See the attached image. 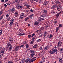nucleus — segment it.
<instances>
[{
    "instance_id": "aec40b11",
    "label": "nucleus",
    "mask_w": 63,
    "mask_h": 63,
    "mask_svg": "<svg viewBox=\"0 0 63 63\" xmlns=\"http://www.w3.org/2000/svg\"><path fill=\"white\" fill-rule=\"evenodd\" d=\"M19 7H20V5L19 4H17L16 5L17 9H19Z\"/></svg>"
},
{
    "instance_id": "20e7f679",
    "label": "nucleus",
    "mask_w": 63,
    "mask_h": 63,
    "mask_svg": "<svg viewBox=\"0 0 63 63\" xmlns=\"http://www.w3.org/2000/svg\"><path fill=\"white\" fill-rule=\"evenodd\" d=\"M24 16V13H22L21 14L20 16V18L21 19H22Z\"/></svg>"
},
{
    "instance_id": "a18cd8bd",
    "label": "nucleus",
    "mask_w": 63,
    "mask_h": 63,
    "mask_svg": "<svg viewBox=\"0 0 63 63\" xmlns=\"http://www.w3.org/2000/svg\"><path fill=\"white\" fill-rule=\"evenodd\" d=\"M29 19V17H27L25 18V21H26V20H27L28 19Z\"/></svg>"
},
{
    "instance_id": "f704fd0d",
    "label": "nucleus",
    "mask_w": 63,
    "mask_h": 63,
    "mask_svg": "<svg viewBox=\"0 0 63 63\" xmlns=\"http://www.w3.org/2000/svg\"><path fill=\"white\" fill-rule=\"evenodd\" d=\"M4 16L3 15H2L1 17H0V20H1V19H3V17Z\"/></svg>"
},
{
    "instance_id": "72a5a7b5",
    "label": "nucleus",
    "mask_w": 63,
    "mask_h": 63,
    "mask_svg": "<svg viewBox=\"0 0 63 63\" xmlns=\"http://www.w3.org/2000/svg\"><path fill=\"white\" fill-rule=\"evenodd\" d=\"M10 23L9 25H10V26H12V25L13 24V23L12 22H10Z\"/></svg>"
},
{
    "instance_id": "58836bf2",
    "label": "nucleus",
    "mask_w": 63,
    "mask_h": 63,
    "mask_svg": "<svg viewBox=\"0 0 63 63\" xmlns=\"http://www.w3.org/2000/svg\"><path fill=\"white\" fill-rule=\"evenodd\" d=\"M55 3L56 4H59L60 3V2L59 1H56L55 2Z\"/></svg>"
},
{
    "instance_id": "7c9ffc66",
    "label": "nucleus",
    "mask_w": 63,
    "mask_h": 63,
    "mask_svg": "<svg viewBox=\"0 0 63 63\" xmlns=\"http://www.w3.org/2000/svg\"><path fill=\"white\" fill-rule=\"evenodd\" d=\"M34 42V40H32L31 41L30 43V44L31 45H32Z\"/></svg>"
},
{
    "instance_id": "9b49d317",
    "label": "nucleus",
    "mask_w": 63,
    "mask_h": 63,
    "mask_svg": "<svg viewBox=\"0 0 63 63\" xmlns=\"http://www.w3.org/2000/svg\"><path fill=\"white\" fill-rule=\"evenodd\" d=\"M34 56L35 53H32L30 55V57H31V58H32V57H33V56Z\"/></svg>"
},
{
    "instance_id": "9d476101",
    "label": "nucleus",
    "mask_w": 63,
    "mask_h": 63,
    "mask_svg": "<svg viewBox=\"0 0 63 63\" xmlns=\"http://www.w3.org/2000/svg\"><path fill=\"white\" fill-rule=\"evenodd\" d=\"M44 20V19L41 18V17H39L38 18V21H40L41 20Z\"/></svg>"
},
{
    "instance_id": "a211bd4d",
    "label": "nucleus",
    "mask_w": 63,
    "mask_h": 63,
    "mask_svg": "<svg viewBox=\"0 0 63 63\" xmlns=\"http://www.w3.org/2000/svg\"><path fill=\"white\" fill-rule=\"evenodd\" d=\"M47 32L46 31H45L44 32V34L43 35V36L44 37H46V36L47 35Z\"/></svg>"
},
{
    "instance_id": "4d7b16f0",
    "label": "nucleus",
    "mask_w": 63,
    "mask_h": 63,
    "mask_svg": "<svg viewBox=\"0 0 63 63\" xmlns=\"http://www.w3.org/2000/svg\"><path fill=\"white\" fill-rule=\"evenodd\" d=\"M25 63V62L24 61H21L20 63Z\"/></svg>"
},
{
    "instance_id": "37998d69",
    "label": "nucleus",
    "mask_w": 63,
    "mask_h": 63,
    "mask_svg": "<svg viewBox=\"0 0 63 63\" xmlns=\"http://www.w3.org/2000/svg\"><path fill=\"white\" fill-rule=\"evenodd\" d=\"M24 46V45L23 44L21 45L20 47H23Z\"/></svg>"
},
{
    "instance_id": "de8ad7c7",
    "label": "nucleus",
    "mask_w": 63,
    "mask_h": 63,
    "mask_svg": "<svg viewBox=\"0 0 63 63\" xmlns=\"http://www.w3.org/2000/svg\"><path fill=\"white\" fill-rule=\"evenodd\" d=\"M43 29H44V27H42L40 28L41 31H42V30H43Z\"/></svg>"
},
{
    "instance_id": "473e14b6",
    "label": "nucleus",
    "mask_w": 63,
    "mask_h": 63,
    "mask_svg": "<svg viewBox=\"0 0 63 63\" xmlns=\"http://www.w3.org/2000/svg\"><path fill=\"white\" fill-rule=\"evenodd\" d=\"M30 1L31 3H34V1L33 0H30Z\"/></svg>"
},
{
    "instance_id": "c03bdc74",
    "label": "nucleus",
    "mask_w": 63,
    "mask_h": 63,
    "mask_svg": "<svg viewBox=\"0 0 63 63\" xmlns=\"http://www.w3.org/2000/svg\"><path fill=\"white\" fill-rule=\"evenodd\" d=\"M13 62L11 61H8V62L7 63H13Z\"/></svg>"
},
{
    "instance_id": "ddd939ff",
    "label": "nucleus",
    "mask_w": 63,
    "mask_h": 63,
    "mask_svg": "<svg viewBox=\"0 0 63 63\" xmlns=\"http://www.w3.org/2000/svg\"><path fill=\"white\" fill-rule=\"evenodd\" d=\"M60 53H62L63 52V47H62V48L60 49Z\"/></svg>"
},
{
    "instance_id": "774afa93",
    "label": "nucleus",
    "mask_w": 63,
    "mask_h": 63,
    "mask_svg": "<svg viewBox=\"0 0 63 63\" xmlns=\"http://www.w3.org/2000/svg\"><path fill=\"white\" fill-rule=\"evenodd\" d=\"M40 50H42V49H43V48H42V47H41L40 48Z\"/></svg>"
},
{
    "instance_id": "2f4dec72",
    "label": "nucleus",
    "mask_w": 63,
    "mask_h": 63,
    "mask_svg": "<svg viewBox=\"0 0 63 63\" xmlns=\"http://www.w3.org/2000/svg\"><path fill=\"white\" fill-rule=\"evenodd\" d=\"M10 22H12L13 23V22H14V19L12 18L10 21Z\"/></svg>"
},
{
    "instance_id": "864d4df0",
    "label": "nucleus",
    "mask_w": 63,
    "mask_h": 63,
    "mask_svg": "<svg viewBox=\"0 0 63 63\" xmlns=\"http://www.w3.org/2000/svg\"><path fill=\"white\" fill-rule=\"evenodd\" d=\"M62 25L61 24H60L59 26V27H62Z\"/></svg>"
},
{
    "instance_id": "a19ab883",
    "label": "nucleus",
    "mask_w": 63,
    "mask_h": 63,
    "mask_svg": "<svg viewBox=\"0 0 63 63\" xmlns=\"http://www.w3.org/2000/svg\"><path fill=\"white\" fill-rule=\"evenodd\" d=\"M9 40L10 41H13V39H12V38H9Z\"/></svg>"
},
{
    "instance_id": "c9c22d12",
    "label": "nucleus",
    "mask_w": 63,
    "mask_h": 63,
    "mask_svg": "<svg viewBox=\"0 0 63 63\" xmlns=\"http://www.w3.org/2000/svg\"><path fill=\"white\" fill-rule=\"evenodd\" d=\"M28 37L29 38H31L32 37V36L31 35L29 34L28 35Z\"/></svg>"
},
{
    "instance_id": "4c0bfd02",
    "label": "nucleus",
    "mask_w": 63,
    "mask_h": 63,
    "mask_svg": "<svg viewBox=\"0 0 63 63\" xmlns=\"http://www.w3.org/2000/svg\"><path fill=\"white\" fill-rule=\"evenodd\" d=\"M26 48H28L29 47V45L28 44H26Z\"/></svg>"
},
{
    "instance_id": "f257e3e1",
    "label": "nucleus",
    "mask_w": 63,
    "mask_h": 63,
    "mask_svg": "<svg viewBox=\"0 0 63 63\" xmlns=\"http://www.w3.org/2000/svg\"><path fill=\"white\" fill-rule=\"evenodd\" d=\"M57 51V48L56 47H55V49L54 48L53 49L52 51L50 50L49 52L50 54H53L55 52H56Z\"/></svg>"
},
{
    "instance_id": "bf43d9fd",
    "label": "nucleus",
    "mask_w": 63,
    "mask_h": 63,
    "mask_svg": "<svg viewBox=\"0 0 63 63\" xmlns=\"http://www.w3.org/2000/svg\"><path fill=\"white\" fill-rule=\"evenodd\" d=\"M6 17H8L9 16V14H7L6 16Z\"/></svg>"
},
{
    "instance_id": "f03ea898",
    "label": "nucleus",
    "mask_w": 63,
    "mask_h": 63,
    "mask_svg": "<svg viewBox=\"0 0 63 63\" xmlns=\"http://www.w3.org/2000/svg\"><path fill=\"white\" fill-rule=\"evenodd\" d=\"M44 53H45V51H42L41 53H40L39 56H40V57H42V56L44 55Z\"/></svg>"
},
{
    "instance_id": "338daca9",
    "label": "nucleus",
    "mask_w": 63,
    "mask_h": 63,
    "mask_svg": "<svg viewBox=\"0 0 63 63\" xmlns=\"http://www.w3.org/2000/svg\"><path fill=\"white\" fill-rule=\"evenodd\" d=\"M30 11L32 13H33V10H32V9Z\"/></svg>"
},
{
    "instance_id": "603ef678",
    "label": "nucleus",
    "mask_w": 63,
    "mask_h": 63,
    "mask_svg": "<svg viewBox=\"0 0 63 63\" xmlns=\"http://www.w3.org/2000/svg\"><path fill=\"white\" fill-rule=\"evenodd\" d=\"M35 35V33H33L32 35V37H33Z\"/></svg>"
},
{
    "instance_id": "3c124183",
    "label": "nucleus",
    "mask_w": 63,
    "mask_h": 63,
    "mask_svg": "<svg viewBox=\"0 0 63 63\" xmlns=\"http://www.w3.org/2000/svg\"><path fill=\"white\" fill-rule=\"evenodd\" d=\"M59 61L61 63L62 62V59H59Z\"/></svg>"
},
{
    "instance_id": "e2e57ef3",
    "label": "nucleus",
    "mask_w": 63,
    "mask_h": 63,
    "mask_svg": "<svg viewBox=\"0 0 63 63\" xmlns=\"http://www.w3.org/2000/svg\"><path fill=\"white\" fill-rule=\"evenodd\" d=\"M20 9H22V6H20Z\"/></svg>"
},
{
    "instance_id": "6e6552de",
    "label": "nucleus",
    "mask_w": 63,
    "mask_h": 63,
    "mask_svg": "<svg viewBox=\"0 0 63 63\" xmlns=\"http://www.w3.org/2000/svg\"><path fill=\"white\" fill-rule=\"evenodd\" d=\"M40 16L42 17H46V16H47V15L46 14L40 15Z\"/></svg>"
},
{
    "instance_id": "13d9d810",
    "label": "nucleus",
    "mask_w": 63,
    "mask_h": 63,
    "mask_svg": "<svg viewBox=\"0 0 63 63\" xmlns=\"http://www.w3.org/2000/svg\"><path fill=\"white\" fill-rule=\"evenodd\" d=\"M54 6H52L51 7V9H54Z\"/></svg>"
},
{
    "instance_id": "a878e982",
    "label": "nucleus",
    "mask_w": 63,
    "mask_h": 63,
    "mask_svg": "<svg viewBox=\"0 0 63 63\" xmlns=\"http://www.w3.org/2000/svg\"><path fill=\"white\" fill-rule=\"evenodd\" d=\"M6 3L8 5H10V4H11V3H10V2H8V1H7V2H6Z\"/></svg>"
},
{
    "instance_id": "6e6d98bb",
    "label": "nucleus",
    "mask_w": 63,
    "mask_h": 63,
    "mask_svg": "<svg viewBox=\"0 0 63 63\" xmlns=\"http://www.w3.org/2000/svg\"><path fill=\"white\" fill-rule=\"evenodd\" d=\"M54 23L55 24H56V23H57V21L56 20H55L54 21Z\"/></svg>"
},
{
    "instance_id": "0eeeda50",
    "label": "nucleus",
    "mask_w": 63,
    "mask_h": 63,
    "mask_svg": "<svg viewBox=\"0 0 63 63\" xmlns=\"http://www.w3.org/2000/svg\"><path fill=\"white\" fill-rule=\"evenodd\" d=\"M49 48V46H47L45 47L44 49L45 50H46L48 49Z\"/></svg>"
},
{
    "instance_id": "09e8293b",
    "label": "nucleus",
    "mask_w": 63,
    "mask_h": 63,
    "mask_svg": "<svg viewBox=\"0 0 63 63\" xmlns=\"http://www.w3.org/2000/svg\"><path fill=\"white\" fill-rule=\"evenodd\" d=\"M18 13L16 11L15 13V16H17V15Z\"/></svg>"
},
{
    "instance_id": "f8f14e48",
    "label": "nucleus",
    "mask_w": 63,
    "mask_h": 63,
    "mask_svg": "<svg viewBox=\"0 0 63 63\" xmlns=\"http://www.w3.org/2000/svg\"><path fill=\"white\" fill-rule=\"evenodd\" d=\"M61 13V12H60L58 13L57 14H56V17H58V16H59V15Z\"/></svg>"
},
{
    "instance_id": "dca6fc26",
    "label": "nucleus",
    "mask_w": 63,
    "mask_h": 63,
    "mask_svg": "<svg viewBox=\"0 0 63 63\" xmlns=\"http://www.w3.org/2000/svg\"><path fill=\"white\" fill-rule=\"evenodd\" d=\"M48 1H47L45 2L43 4V6H45V5H47L48 3Z\"/></svg>"
},
{
    "instance_id": "4468645a",
    "label": "nucleus",
    "mask_w": 63,
    "mask_h": 63,
    "mask_svg": "<svg viewBox=\"0 0 63 63\" xmlns=\"http://www.w3.org/2000/svg\"><path fill=\"white\" fill-rule=\"evenodd\" d=\"M34 16L33 14H32L29 16V17L31 19H33V16Z\"/></svg>"
},
{
    "instance_id": "c85d7f7f",
    "label": "nucleus",
    "mask_w": 63,
    "mask_h": 63,
    "mask_svg": "<svg viewBox=\"0 0 63 63\" xmlns=\"http://www.w3.org/2000/svg\"><path fill=\"white\" fill-rule=\"evenodd\" d=\"M51 13L52 15H54V13H55V12L53 10H52L51 11Z\"/></svg>"
},
{
    "instance_id": "ea45409f",
    "label": "nucleus",
    "mask_w": 63,
    "mask_h": 63,
    "mask_svg": "<svg viewBox=\"0 0 63 63\" xmlns=\"http://www.w3.org/2000/svg\"><path fill=\"white\" fill-rule=\"evenodd\" d=\"M25 6L26 7H27V8H29L30 7V6H29V5H28V4H27V5H26Z\"/></svg>"
},
{
    "instance_id": "1a4fd4ad",
    "label": "nucleus",
    "mask_w": 63,
    "mask_h": 63,
    "mask_svg": "<svg viewBox=\"0 0 63 63\" xmlns=\"http://www.w3.org/2000/svg\"><path fill=\"white\" fill-rule=\"evenodd\" d=\"M19 47H19V46H17L15 48L16 51H17V50H18V49H19Z\"/></svg>"
},
{
    "instance_id": "cd10ccee",
    "label": "nucleus",
    "mask_w": 63,
    "mask_h": 63,
    "mask_svg": "<svg viewBox=\"0 0 63 63\" xmlns=\"http://www.w3.org/2000/svg\"><path fill=\"white\" fill-rule=\"evenodd\" d=\"M37 44H36L34 45V46L33 47V48H37Z\"/></svg>"
},
{
    "instance_id": "680f3d73",
    "label": "nucleus",
    "mask_w": 63,
    "mask_h": 63,
    "mask_svg": "<svg viewBox=\"0 0 63 63\" xmlns=\"http://www.w3.org/2000/svg\"><path fill=\"white\" fill-rule=\"evenodd\" d=\"M4 6L5 7H7V5H6V4H4Z\"/></svg>"
},
{
    "instance_id": "7ed1b4c3",
    "label": "nucleus",
    "mask_w": 63,
    "mask_h": 63,
    "mask_svg": "<svg viewBox=\"0 0 63 63\" xmlns=\"http://www.w3.org/2000/svg\"><path fill=\"white\" fill-rule=\"evenodd\" d=\"M61 44H62V42L61 41H59L57 44V47H60L61 46Z\"/></svg>"
},
{
    "instance_id": "4be33fe9",
    "label": "nucleus",
    "mask_w": 63,
    "mask_h": 63,
    "mask_svg": "<svg viewBox=\"0 0 63 63\" xmlns=\"http://www.w3.org/2000/svg\"><path fill=\"white\" fill-rule=\"evenodd\" d=\"M62 10V8L61 7L57 8V10L58 11H61V10Z\"/></svg>"
},
{
    "instance_id": "e433bc0d",
    "label": "nucleus",
    "mask_w": 63,
    "mask_h": 63,
    "mask_svg": "<svg viewBox=\"0 0 63 63\" xmlns=\"http://www.w3.org/2000/svg\"><path fill=\"white\" fill-rule=\"evenodd\" d=\"M32 59V60H33V61H34L36 59V57H34Z\"/></svg>"
},
{
    "instance_id": "6ab92c4d",
    "label": "nucleus",
    "mask_w": 63,
    "mask_h": 63,
    "mask_svg": "<svg viewBox=\"0 0 63 63\" xmlns=\"http://www.w3.org/2000/svg\"><path fill=\"white\" fill-rule=\"evenodd\" d=\"M9 46H11V44H10V43H8L7 46H6V47H9Z\"/></svg>"
},
{
    "instance_id": "b1692460",
    "label": "nucleus",
    "mask_w": 63,
    "mask_h": 63,
    "mask_svg": "<svg viewBox=\"0 0 63 63\" xmlns=\"http://www.w3.org/2000/svg\"><path fill=\"white\" fill-rule=\"evenodd\" d=\"M43 13H44V14H47V11L46 10H43Z\"/></svg>"
},
{
    "instance_id": "bb28decb",
    "label": "nucleus",
    "mask_w": 63,
    "mask_h": 63,
    "mask_svg": "<svg viewBox=\"0 0 63 63\" xmlns=\"http://www.w3.org/2000/svg\"><path fill=\"white\" fill-rule=\"evenodd\" d=\"M33 59H31V60H30L29 61V63H31V62H33Z\"/></svg>"
},
{
    "instance_id": "2eb2a0df",
    "label": "nucleus",
    "mask_w": 63,
    "mask_h": 63,
    "mask_svg": "<svg viewBox=\"0 0 63 63\" xmlns=\"http://www.w3.org/2000/svg\"><path fill=\"white\" fill-rule=\"evenodd\" d=\"M19 0H16L14 1V3H18L19 2Z\"/></svg>"
},
{
    "instance_id": "052dcab7",
    "label": "nucleus",
    "mask_w": 63,
    "mask_h": 63,
    "mask_svg": "<svg viewBox=\"0 0 63 63\" xmlns=\"http://www.w3.org/2000/svg\"><path fill=\"white\" fill-rule=\"evenodd\" d=\"M26 41H24L23 42V44H26Z\"/></svg>"
},
{
    "instance_id": "423d86ee",
    "label": "nucleus",
    "mask_w": 63,
    "mask_h": 63,
    "mask_svg": "<svg viewBox=\"0 0 63 63\" xmlns=\"http://www.w3.org/2000/svg\"><path fill=\"white\" fill-rule=\"evenodd\" d=\"M4 50H5V49L4 48H3L2 49V50H1V53L0 54V55H1H1H2L4 53Z\"/></svg>"
},
{
    "instance_id": "5fc2aeb1",
    "label": "nucleus",
    "mask_w": 63,
    "mask_h": 63,
    "mask_svg": "<svg viewBox=\"0 0 63 63\" xmlns=\"http://www.w3.org/2000/svg\"><path fill=\"white\" fill-rule=\"evenodd\" d=\"M40 41H41V39H38L37 40V42H40Z\"/></svg>"
},
{
    "instance_id": "8fccbe9b",
    "label": "nucleus",
    "mask_w": 63,
    "mask_h": 63,
    "mask_svg": "<svg viewBox=\"0 0 63 63\" xmlns=\"http://www.w3.org/2000/svg\"><path fill=\"white\" fill-rule=\"evenodd\" d=\"M42 60H43V62H45V61H45V58L44 57L42 58Z\"/></svg>"
},
{
    "instance_id": "f3484780",
    "label": "nucleus",
    "mask_w": 63,
    "mask_h": 63,
    "mask_svg": "<svg viewBox=\"0 0 63 63\" xmlns=\"http://www.w3.org/2000/svg\"><path fill=\"white\" fill-rule=\"evenodd\" d=\"M12 48H13V47H9L8 48V50H9V51H11L12 49Z\"/></svg>"
},
{
    "instance_id": "0e129e2a",
    "label": "nucleus",
    "mask_w": 63,
    "mask_h": 63,
    "mask_svg": "<svg viewBox=\"0 0 63 63\" xmlns=\"http://www.w3.org/2000/svg\"><path fill=\"white\" fill-rule=\"evenodd\" d=\"M7 20H8V21H9V20H10V18H7Z\"/></svg>"
},
{
    "instance_id": "412c9836",
    "label": "nucleus",
    "mask_w": 63,
    "mask_h": 63,
    "mask_svg": "<svg viewBox=\"0 0 63 63\" xmlns=\"http://www.w3.org/2000/svg\"><path fill=\"white\" fill-rule=\"evenodd\" d=\"M30 52L31 53H35V51L33 50H31L30 51Z\"/></svg>"
},
{
    "instance_id": "69168bd1",
    "label": "nucleus",
    "mask_w": 63,
    "mask_h": 63,
    "mask_svg": "<svg viewBox=\"0 0 63 63\" xmlns=\"http://www.w3.org/2000/svg\"><path fill=\"white\" fill-rule=\"evenodd\" d=\"M19 31L20 32H21L22 31L21 29H20L19 30Z\"/></svg>"
},
{
    "instance_id": "79ce46f5",
    "label": "nucleus",
    "mask_w": 63,
    "mask_h": 63,
    "mask_svg": "<svg viewBox=\"0 0 63 63\" xmlns=\"http://www.w3.org/2000/svg\"><path fill=\"white\" fill-rule=\"evenodd\" d=\"M52 37H53V35L51 34H50V36H49V38H50V39H51L52 38Z\"/></svg>"
},
{
    "instance_id": "39448f33",
    "label": "nucleus",
    "mask_w": 63,
    "mask_h": 63,
    "mask_svg": "<svg viewBox=\"0 0 63 63\" xmlns=\"http://www.w3.org/2000/svg\"><path fill=\"white\" fill-rule=\"evenodd\" d=\"M15 7H12V10H11V12L12 13H14L15 11Z\"/></svg>"
},
{
    "instance_id": "c756f323",
    "label": "nucleus",
    "mask_w": 63,
    "mask_h": 63,
    "mask_svg": "<svg viewBox=\"0 0 63 63\" xmlns=\"http://www.w3.org/2000/svg\"><path fill=\"white\" fill-rule=\"evenodd\" d=\"M59 27H57L56 29V32H57L58 31V30H59Z\"/></svg>"
},
{
    "instance_id": "393cba45",
    "label": "nucleus",
    "mask_w": 63,
    "mask_h": 63,
    "mask_svg": "<svg viewBox=\"0 0 63 63\" xmlns=\"http://www.w3.org/2000/svg\"><path fill=\"white\" fill-rule=\"evenodd\" d=\"M29 60H30V59H29V58L26 59L25 61L26 63H27V62Z\"/></svg>"
},
{
    "instance_id": "5701e85b",
    "label": "nucleus",
    "mask_w": 63,
    "mask_h": 63,
    "mask_svg": "<svg viewBox=\"0 0 63 63\" xmlns=\"http://www.w3.org/2000/svg\"><path fill=\"white\" fill-rule=\"evenodd\" d=\"M39 24V22H36L34 23V24L35 25H38Z\"/></svg>"
},
{
    "instance_id": "49530a36",
    "label": "nucleus",
    "mask_w": 63,
    "mask_h": 63,
    "mask_svg": "<svg viewBox=\"0 0 63 63\" xmlns=\"http://www.w3.org/2000/svg\"><path fill=\"white\" fill-rule=\"evenodd\" d=\"M3 13V11L1 10V11L0 12V15H1Z\"/></svg>"
}]
</instances>
